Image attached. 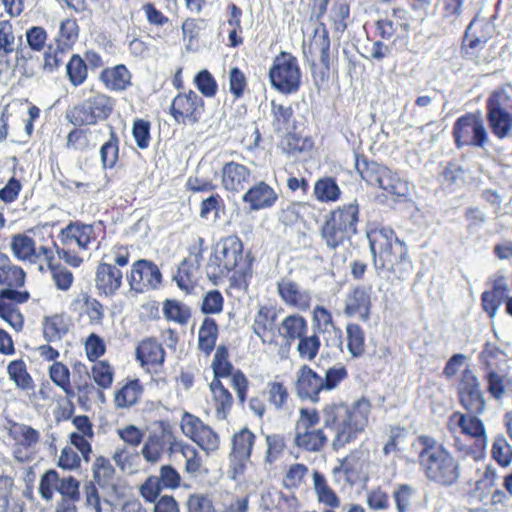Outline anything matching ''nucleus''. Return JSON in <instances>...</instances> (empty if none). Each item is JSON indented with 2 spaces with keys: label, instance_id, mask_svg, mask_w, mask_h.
Segmentation results:
<instances>
[{
  "label": "nucleus",
  "instance_id": "obj_49",
  "mask_svg": "<svg viewBox=\"0 0 512 512\" xmlns=\"http://www.w3.org/2000/svg\"><path fill=\"white\" fill-rule=\"evenodd\" d=\"M346 346L352 358H361L366 353V335L364 329L354 322L346 325Z\"/></svg>",
  "mask_w": 512,
  "mask_h": 512
},
{
  "label": "nucleus",
  "instance_id": "obj_3",
  "mask_svg": "<svg viewBox=\"0 0 512 512\" xmlns=\"http://www.w3.org/2000/svg\"><path fill=\"white\" fill-rule=\"evenodd\" d=\"M254 257L244 253V245L237 235L222 238L210 259L209 267L216 277H229L232 287H247L253 275Z\"/></svg>",
  "mask_w": 512,
  "mask_h": 512
},
{
  "label": "nucleus",
  "instance_id": "obj_30",
  "mask_svg": "<svg viewBox=\"0 0 512 512\" xmlns=\"http://www.w3.org/2000/svg\"><path fill=\"white\" fill-rule=\"evenodd\" d=\"M220 176L223 189L235 194L243 191L250 182L252 171L244 164L228 161L223 164Z\"/></svg>",
  "mask_w": 512,
  "mask_h": 512
},
{
  "label": "nucleus",
  "instance_id": "obj_61",
  "mask_svg": "<svg viewBox=\"0 0 512 512\" xmlns=\"http://www.w3.org/2000/svg\"><path fill=\"white\" fill-rule=\"evenodd\" d=\"M479 362L485 371L496 370L499 364L506 362L507 355L498 345L486 342L478 356Z\"/></svg>",
  "mask_w": 512,
  "mask_h": 512
},
{
  "label": "nucleus",
  "instance_id": "obj_17",
  "mask_svg": "<svg viewBox=\"0 0 512 512\" xmlns=\"http://www.w3.org/2000/svg\"><path fill=\"white\" fill-rule=\"evenodd\" d=\"M172 425L168 421H159L158 428L149 433L141 449L144 460L150 464L158 463L165 452L176 453L179 442Z\"/></svg>",
  "mask_w": 512,
  "mask_h": 512
},
{
  "label": "nucleus",
  "instance_id": "obj_5",
  "mask_svg": "<svg viewBox=\"0 0 512 512\" xmlns=\"http://www.w3.org/2000/svg\"><path fill=\"white\" fill-rule=\"evenodd\" d=\"M369 243L379 275L389 273L392 279L404 280L412 274L413 263L408 258L407 247L392 230H374L369 235Z\"/></svg>",
  "mask_w": 512,
  "mask_h": 512
},
{
  "label": "nucleus",
  "instance_id": "obj_6",
  "mask_svg": "<svg viewBox=\"0 0 512 512\" xmlns=\"http://www.w3.org/2000/svg\"><path fill=\"white\" fill-rule=\"evenodd\" d=\"M102 222L86 223L81 220L69 221L58 233V241L53 245L54 254L73 268L80 267L84 259L79 255L93 247L98 248L100 236L104 232Z\"/></svg>",
  "mask_w": 512,
  "mask_h": 512
},
{
  "label": "nucleus",
  "instance_id": "obj_41",
  "mask_svg": "<svg viewBox=\"0 0 512 512\" xmlns=\"http://www.w3.org/2000/svg\"><path fill=\"white\" fill-rule=\"evenodd\" d=\"M209 389L212 394V403L217 420H226L234 404L231 392L222 382H210Z\"/></svg>",
  "mask_w": 512,
  "mask_h": 512
},
{
  "label": "nucleus",
  "instance_id": "obj_44",
  "mask_svg": "<svg viewBox=\"0 0 512 512\" xmlns=\"http://www.w3.org/2000/svg\"><path fill=\"white\" fill-rule=\"evenodd\" d=\"M199 265L192 263L191 259H183L177 267L173 280L178 288L186 294L193 292L197 285L196 273Z\"/></svg>",
  "mask_w": 512,
  "mask_h": 512
},
{
  "label": "nucleus",
  "instance_id": "obj_42",
  "mask_svg": "<svg viewBox=\"0 0 512 512\" xmlns=\"http://www.w3.org/2000/svg\"><path fill=\"white\" fill-rule=\"evenodd\" d=\"M355 168L361 178L369 185L377 186L380 179L387 173L388 167L370 161L366 155L355 153Z\"/></svg>",
  "mask_w": 512,
  "mask_h": 512
},
{
  "label": "nucleus",
  "instance_id": "obj_11",
  "mask_svg": "<svg viewBox=\"0 0 512 512\" xmlns=\"http://www.w3.org/2000/svg\"><path fill=\"white\" fill-rule=\"evenodd\" d=\"M319 423L320 413L316 408H300L294 428L295 447L309 453L322 451L328 443V436L324 426L318 427Z\"/></svg>",
  "mask_w": 512,
  "mask_h": 512
},
{
  "label": "nucleus",
  "instance_id": "obj_1",
  "mask_svg": "<svg viewBox=\"0 0 512 512\" xmlns=\"http://www.w3.org/2000/svg\"><path fill=\"white\" fill-rule=\"evenodd\" d=\"M371 413V403L362 397L349 404L332 401L322 408L324 428L333 433L331 447L339 451L354 443L365 432Z\"/></svg>",
  "mask_w": 512,
  "mask_h": 512
},
{
  "label": "nucleus",
  "instance_id": "obj_46",
  "mask_svg": "<svg viewBox=\"0 0 512 512\" xmlns=\"http://www.w3.org/2000/svg\"><path fill=\"white\" fill-rule=\"evenodd\" d=\"M162 312L168 322H173L180 326H186L192 317L191 308L177 299L164 300Z\"/></svg>",
  "mask_w": 512,
  "mask_h": 512
},
{
  "label": "nucleus",
  "instance_id": "obj_14",
  "mask_svg": "<svg viewBox=\"0 0 512 512\" xmlns=\"http://www.w3.org/2000/svg\"><path fill=\"white\" fill-rule=\"evenodd\" d=\"M271 86L278 92L290 95L299 91L301 69L298 59L291 52L281 51L273 59L268 72Z\"/></svg>",
  "mask_w": 512,
  "mask_h": 512
},
{
  "label": "nucleus",
  "instance_id": "obj_58",
  "mask_svg": "<svg viewBox=\"0 0 512 512\" xmlns=\"http://www.w3.org/2000/svg\"><path fill=\"white\" fill-rule=\"evenodd\" d=\"M376 187L382 189L386 195L396 197H405L409 193V183L389 168Z\"/></svg>",
  "mask_w": 512,
  "mask_h": 512
},
{
  "label": "nucleus",
  "instance_id": "obj_25",
  "mask_svg": "<svg viewBox=\"0 0 512 512\" xmlns=\"http://www.w3.org/2000/svg\"><path fill=\"white\" fill-rule=\"evenodd\" d=\"M181 483L179 472L172 465H162L159 476L151 475L139 487V493L146 502L157 500L164 489H177Z\"/></svg>",
  "mask_w": 512,
  "mask_h": 512
},
{
  "label": "nucleus",
  "instance_id": "obj_19",
  "mask_svg": "<svg viewBox=\"0 0 512 512\" xmlns=\"http://www.w3.org/2000/svg\"><path fill=\"white\" fill-rule=\"evenodd\" d=\"M126 280L131 292L145 294L161 288L163 274L154 261L138 259L131 264Z\"/></svg>",
  "mask_w": 512,
  "mask_h": 512
},
{
  "label": "nucleus",
  "instance_id": "obj_26",
  "mask_svg": "<svg viewBox=\"0 0 512 512\" xmlns=\"http://www.w3.org/2000/svg\"><path fill=\"white\" fill-rule=\"evenodd\" d=\"M135 360L144 371L159 373L164 367L166 351L156 337H145L135 348Z\"/></svg>",
  "mask_w": 512,
  "mask_h": 512
},
{
  "label": "nucleus",
  "instance_id": "obj_51",
  "mask_svg": "<svg viewBox=\"0 0 512 512\" xmlns=\"http://www.w3.org/2000/svg\"><path fill=\"white\" fill-rule=\"evenodd\" d=\"M313 482L319 503L329 507L328 510H334L340 506V498L328 485L327 480L322 473L315 470L313 472Z\"/></svg>",
  "mask_w": 512,
  "mask_h": 512
},
{
  "label": "nucleus",
  "instance_id": "obj_4",
  "mask_svg": "<svg viewBox=\"0 0 512 512\" xmlns=\"http://www.w3.org/2000/svg\"><path fill=\"white\" fill-rule=\"evenodd\" d=\"M422 448L418 452V463L425 478L439 487L457 485L461 478V467L454 454L441 442L429 436H419Z\"/></svg>",
  "mask_w": 512,
  "mask_h": 512
},
{
  "label": "nucleus",
  "instance_id": "obj_27",
  "mask_svg": "<svg viewBox=\"0 0 512 512\" xmlns=\"http://www.w3.org/2000/svg\"><path fill=\"white\" fill-rule=\"evenodd\" d=\"M277 311L273 306L262 305L257 310L252 324L253 332L262 344L272 350L278 345Z\"/></svg>",
  "mask_w": 512,
  "mask_h": 512
},
{
  "label": "nucleus",
  "instance_id": "obj_63",
  "mask_svg": "<svg viewBox=\"0 0 512 512\" xmlns=\"http://www.w3.org/2000/svg\"><path fill=\"white\" fill-rule=\"evenodd\" d=\"M265 442L267 448L264 455V462L268 465H273L283 457L287 450L286 437L282 434H268L265 437Z\"/></svg>",
  "mask_w": 512,
  "mask_h": 512
},
{
  "label": "nucleus",
  "instance_id": "obj_13",
  "mask_svg": "<svg viewBox=\"0 0 512 512\" xmlns=\"http://www.w3.org/2000/svg\"><path fill=\"white\" fill-rule=\"evenodd\" d=\"M486 120L497 139L512 133V95L504 87L493 90L486 100Z\"/></svg>",
  "mask_w": 512,
  "mask_h": 512
},
{
  "label": "nucleus",
  "instance_id": "obj_37",
  "mask_svg": "<svg viewBox=\"0 0 512 512\" xmlns=\"http://www.w3.org/2000/svg\"><path fill=\"white\" fill-rule=\"evenodd\" d=\"M144 386L139 378H127L114 392V404L118 409H129L137 405L143 396Z\"/></svg>",
  "mask_w": 512,
  "mask_h": 512
},
{
  "label": "nucleus",
  "instance_id": "obj_9",
  "mask_svg": "<svg viewBox=\"0 0 512 512\" xmlns=\"http://www.w3.org/2000/svg\"><path fill=\"white\" fill-rule=\"evenodd\" d=\"M480 414L454 412L448 421L450 432L462 435L470 440L471 444H463L458 436L455 445L458 450L472 455L474 459L483 457L487 446V434L483 421L478 418Z\"/></svg>",
  "mask_w": 512,
  "mask_h": 512
},
{
  "label": "nucleus",
  "instance_id": "obj_8",
  "mask_svg": "<svg viewBox=\"0 0 512 512\" xmlns=\"http://www.w3.org/2000/svg\"><path fill=\"white\" fill-rule=\"evenodd\" d=\"M360 206L357 200L332 209L320 227V237L329 249H337L358 232Z\"/></svg>",
  "mask_w": 512,
  "mask_h": 512
},
{
  "label": "nucleus",
  "instance_id": "obj_45",
  "mask_svg": "<svg viewBox=\"0 0 512 512\" xmlns=\"http://www.w3.org/2000/svg\"><path fill=\"white\" fill-rule=\"evenodd\" d=\"M69 320L64 314L46 316L43 320V336L47 342L60 341L69 332Z\"/></svg>",
  "mask_w": 512,
  "mask_h": 512
},
{
  "label": "nucleus",
  "instance_id": "obj_22",
  "mask_svg": "<svg viewBox=\"0 0 512 512\" xmlns=\"http://www.w3.org/2000/svg\"><path fill=\"white\" fill-rule=\"evenodd\" d=\"M7 434L13 441V457L16 461L25 463L34 458L35 448L40 442V432L32 426L19 422L9 424Z\"/></svg>",
  "mask_w": 512,
  "mask_h": 512
},
{
  "label": "nucleus",
  "instance_id": "obj_15",
  "mask_svg": "<svg viewBox=\"0 0 512 512\" xmlns=\"http://www.w3.org/2000/svg\"><path fill=\"white\" fill-rule=\"evenodd\" d=\"M214 355L211 362L213 379L211 382H222V379L231 377V385L236 391L239 403L244 404L247 400L249 381L246 375L240 370H234L230 359L229 347L221 343L214 349Z\"/></svg>",
  "mask_w": 512,
  "mask_h": 512
},
{
  "label": "nucleus",
  "instance_id": "obj_38",
  "mask_svg": "<svg viewBox=\"0 0 512 512\" xmlns=\"http://www.w3.org/2000/svg\"><path fill=\"white\" fill-rule=\"evenodd\" d=\"M508 293L509 287L504 277H498L493 281L491 289L481 294V307L489 318L495 317Z\"/></svg>",
  "mask_w": 512,
  "mask_h": 512
},
{
  "label": "nucleus",
  "instance_id": "obj_7",
  "mask_svg": "<svg viewBox=\"0 0 512 512\" xmlns=\"http://www.w3.org/2000/svg\"><path fill=\"white\" fill-rule=\"evenodd\" d=\"M131 253L127 245L115 244L104 253L96 264L94 285L97 294L103 298H113L123 287V268L130 262Z\"/></svg>",
  "mask_w": 512,
  "mask_h": 512
},
{
  "label": "nucleus",
  "instance_id": "obj_28",
  "mask_svg": "<svg viewBox=\"0 0 512 512\" xmlns=\"http://www.w3.org/2000/svg\"><path fill=\"white\" fill-rule=\"evenodd\" d=\"M294 387L300 400H309L312 403H318L320 394L324 391L322 376L307 364L301 365L296 372Z\"/></svg>",
  "mask_w": 512,
  "mask_h": 512
},
{
  "label": "nucleus",
  "instance_id": "obj_40",
  "mask_svg": "<svg viewBox=\"0 0 512 512\" xmlns=\"http://www.w3.org/2000/svg\"><path fill=\"white\" fill-rule=\"evenodd\" d=\"M87 124L73 125L65 137L64 148L68 152L85 153L95 148L96 143L91 140L92 131Z\"/></svg>",
  "mask_w": 512,
  "mask_h": 512
},
{
  "label": "nucleus",
  "instance_id": "obj_33",
  "mask_svg": "<svg viewBox=\"0 0 512 512\" xmlns=\"http://www.w3.org/2000/svg\"><path fill=\"white\" fill-rule=\"evenodd\" d=\"M277 200V192L265 181L256 182L242 196L243 203L248 205L250 211L271 208Z\"/></svg>",
  "mask_w": 512,
  "mask_h": 512
},
{
  "label": "nucleus",
  "instance_id": "obj_23",
  "mask_svg": "<svg viewBox=\"0 0 512 512\" xmlns=\"http://www.w3.org/2000/svg\"><path fill=\"white\" fill-rule=\"evenodd\" d=\"M376 298L371 284H357L349 289L344 299L343 313L348 318L362 322L371 319L373 299Z\"/></svg>",
  "mask_w": 512,
  "mask_h": 512
},
{
  "label": "nucleus",
  "instance_id": "obj_57",
  "mask_svg": "<svg viewBox=\"0 0 512 512\" xmlns=\"http://www.w3.org/2000/svg\"><path fill=\"white\" fill-rule=\"evenodd\" d=\"M66 76L73 87L83 85L89 76L88 65L80 54H73L66 64Z\"/></svg>",
  "mask_w": 512,
  "mask_h": 512
},
{
  "label": "nucleus",
  "instance_id": "obj_21",
  "mask_svg": "<svg viewBox=\"0 0 512 512\" xmlns=\"http://www.w3.org/2000/svg\"><path fill=\"white\" fill-rule=\"evenodd\" d=\"M457 397L460 405L468 413L482 414L486 410V399L481 383L469 367H466L460 374Z\"/></svg>",
  "mask_w": 512,
  "mask_h": 512
},
{
  "label": "nucleus",
  "instance_id": "obj_47",
  "mask_svg": "<svg viewBox=\"0 0 512 512\" xmlns=\"http://www.w3.org/2000/svg\"><path fill=\"white\" fill-rule=\"evenodd\" d=\"M80 27L74 17H67L60 21L59 29L55 35V44L63 49L71 50L79 39Z\"/></svg>",
  "mask_w": 512,
  "mask_h": 512
},
{
  "label": "nucleus",
  "instance_id": "obj_64",
  "mask_svg": "<svg viewBox=\"0 0 512 512\" xmlns=\"http://www.w3.org/2000/svg\"><path fill=\"white\" fill-rule=\"evenodd\" d=\"M185 508L186 512H218L212 496L204 492L189 494Z\"/></svg>",
  "mask_w": 512,
  "mask_h": 512
},
{
  "label": "nucleus",
  "instance_id": "obj_20",
  "mask_svg": "<svg viewBox=\"0 0 512 512\" xmlns=\"http://www.w3.org/2000/svg\"><path fill=\"white\" fill-rule=\"evenodd\" d=\"M205 113V101L194 90L180 91L171 102L169 114L178 124L195 125Z\"/></svg>",
  "mask_w": 512,
  "mask_h": 512
},
{
  "label": "nucleus",
  "instance_id": "obj_50",
  "mask_svg": "<svg viewBox=\"0 0 512 512\" xmlns=\"http://www.w3.org/2000/svg\"><path fill=\"white\" fill-rule=\"evenodd\" d=\"M120 138L113 126H110L109 138L100 147V159L104 169H112L119 161Z\"/></svg>",
  "mask_w": 512,
  "mask_h": 512
},
{
  "label": "nucleus",
  "instance_id": "obj_32",
  "mask_svg": "<svg viewBox=\"0 0 512 512\" xmlns=\"http://www.w3.org/2000/svg\"><path fill=\"white\" fill-rule=\"evenodd\" d=\"M314 49L318 50V58L311 60V74L317 84H323L329 79L330 75V39L325 27L321 40L319 43H312L309 52L313 54Z\"/></svg>",
  "mask_w": 512,
  "mask_h": 512
},
{
  "label": "nucleus",
  "instance_id": "obj_36",
  "mask_svg": "<svg viewBox=\"0 0 512 512\" xmlns=\"http://www.w3.org/2000/svg\"><path fill=\"white\" fill-rule=\"evenodd\" d=\"M99 81L109 91L123 92L132 86V73L125 64H117L103 68Z\"/></svg>",
  "mask_w": 512,
  "mask_h": 512
},
{
  "label": "nucleus",
  "instance_id": "obj_29",
  "mask_svg": "<svg viewBox=\"0 0 512 512\" xmlns=\"http://www.w3.org/2000/svg\"><path fill=\"white\" fill-rule=\"evenodd\" d=\"M22 46V36H16L14 25L10 20L0 21V75L12 67V55L18 54Z\"/></svg>",
  "mask_w": 512,
  "mask_h": 512
},
{
  "label": "nucleus",
  "instance_id": "obj_43",
  "mask_svg": "<svg viewBox=\"0 0 512 512\" xmlns=\"http://www.w3.org/2000/svg\"><path fill=\"white\" fill-rule=\"evenodd\" d=\"M219 337V326L215 319L205 317L198 330V349L204 355L209 356L216 349Z\"/></svg>",
  "mask_w": 512,
  "mask_h": 512
},
{
  "label": "nucleus",
  "instance_id": "obj_10",
  "mask_svg": "<svg viewBox=\"0 0 512 512\" xmlns=\"http://www.w3.org/2000/svg\"><path fill=\"white\" fill-rule=\"evenodd\" d=\"M34 236L30 237L26 233L12 235L10 249L13 256L19 261L31 264L55 261L53 250L55 240L52 233L44 237L41 232L34 231Z\"/></svg>",
  "mask_w": 512,
  "mask_h": 512
},
{
  "label": "nucleus",
  "instance_id": "obj_31",
  "mask_svg": "<svg viewBox=\"0 0 512 512\" xmlns=\"http://www.w3.org/2000/svg\"><path fill=\"white\" fill-rule=\"evenodd\" d=\"M69 309L79 316H86L91 325H101L105 318V307L89 292H80L70 302Z\"/></svg>",
  "mask_w": 512,
  "mask_h": 512
},
{
  "label": "nucleus",
  "instance_id": "obj_56",
  "mask_svg": "<svg viewBox=\"0 0 512 512\" xmlns=\"http://www.w3.org/2000/svg\"><path fill=\"white\" fill-rule=\"evenodd\" d=\"M176 453H181L185 459L184 470L191 476H197L203 468V461L199 451L189 443L179 440Z\"/></svg>",
  "mask_w": 512,
  "mask_h": 512
},
{
  "label": "nucleus",
  "instance_id": "obj_52",
  "mask_svg": "<svg viewBox=\"0 0 512 512\" xmlns=\"http://www.w3.org/2000/svg\"><path fill=\"white\" fill-rule=\"evenodd\" d=\"M92 476L94 483L105 488L113 484L116 470L111 460L105 456L99 455L92 464Z\"/></svg>",
  "mask_w": 512,
  "mask_h": 512
},
{
  "label": "nucleus",
  "instance_id": "obj_48",
  "mask_svg": "<svg viewBox=\"0 0 512 512\" xmlns=\"http://www.w3.org/2000/svg\"><path fill=\"white\" fill-rule=\"evenodd\" d=\"M9 379L22 391H30L35 388L33 377L28 372L26 362L20 358L12 360L7 365Z\"/></svg>",
  "mask_w": 512,
  "mask_h": 512
},
{
  "label": "nucleus",
  "instance_id": "obj_62",
  "mask_svg": "<svg viewBox=\"0 0 512 512\" xmlns=\"http://www.w3.org/2000/svg\"><path fill=\"white\" fill-rule=\"evenodd\" d=\"M329 19L336 32H344L348 26L350 6L346 0H330Z\"/></svg>",
  "mask_w": 512,
  "mask_h": 512
},
{
  "label": "nucleus",
  "instance_id": "obj_24",
  "mask_svg": "<svg viewBox=\"0 0 512 512\" xmlns=\"http://www.w3.org/2000/svg\"><path fill=\"white\" fill-rule=\"evenodd\" d=\"M309 332L308 322L298 313L285 316L277 326L278 345L273 351L281 357H286L292 345Z\"/></svg>",
  "mask_w": 512,
  "mask_h": 512
},
{
  "label": "nucleus",
  "instance_id": "obj_53",
  "mask_svg": "<svg viewBox=\"0 0 512 512\" xmlns=\"http://www.w3.org/2000/svg\"><path fill=\"white\" fill-rule=\"evenodd\" d=\"M72 371H73V381L72 382V389L73 391V398L76 396H85L87 397L94 391V385L90 381V372L87 368V366L77 361L72 365Z\"/></svg>",
  "mask_w": 512,
  "mask_h": 512
},
{
  "label": "nucleus",
  "instance_id": "obj_59",
  "mask_svg": "<svg viewBox=\"0 0 512 512\" xmlns=\"http://www.w3.org/2000/svg\"><path fill=\"white\" fill-rule=\"evenodd\" d=\"M255 441L256 436L250 429L247 427L240 429L232 436L231 455L251 458Z\"/></svg>",
  "mask_w": 512,
  "mask_h": 512
},
{
  "label": "nucleus",
  "instance_id": "obj_34",
  "mask_svg": "<svg viewBox=\"0 0 512 512\" xmlns=\"http://www.w3.org/2000/svg\"><path fill=\"white\" fill-rule=\"evenodd\" d=\"M277 293L280 299L289 307L301 311L309 309L311 305V295L303 290L300 285L290 279H281L277 282Z\"/></svg>",
  "mask_w": 512,
  "mask_h": 512
},
{
  "label": "nucleus",
  "instance_id": "obj_12",
  "mask_svg": "<svg viewBox=\"0 0 512 512\" xmlns=\"http://www.w3.org/2000/svg\"><path fill=\"white\" fill-rule=\"evenodd\" d=\"M115 107V98L106 93L98 92L68 109L66 120L72 125L87 124L93 126L108 120Z\"/></svg>",
  "mask_w": 512,
  "mask_h": 512
},
{
  "label": "nucleus",
  "instance_id": "obj_18",
  "mask_svg": "<svg viewBox=\"0 0 512 512\" xmlns=\"http://www.w3.org/2000/svg\"><path fill=\"white\" fill-rule=\"evenodd\" d=\"M182 433L194 442L207 456L220 449L219 434L200 417L185 411L180 420Z\"/></svg>",
  "mask_w": 512,
  "mask_h": 512
},
{
  "label": "nucleus",
  "instance_id": "obj_39",
  "mask_svg": "<svg viewBox=\"0 0 512 512\" xmlns=\"http://www.w3.org/2000/svg\"><path fill=\"white\" fill-rule=\"evenodd\" d=\"M491 35L484 33L483 27L478 30L472 21L466 28L461 43V55L466 59L476 58L478 52L485 48L486 43L490 40Z\"/></svg>",
  "mask_w": 512,
  "mask_h": 512
},
{
  "label": "nucleus",
  "instance_id": "obj_54",
  "mask_svg": "<svg viewBox=\"0 0 512 512\" xmlns=\"http://www.w3.org/2000/svg\"><path fill=\"white\" fill-rule=\"evenodd\" d=\"M266 395L268 402L276 410L285 409L290 400L289 389L280 376H276L274 380L267 383Z\"/></svg>",
  "mask_w": 512,
  "mask_h": 512
},
{
  "label": "nucleus",
  "instance_id": "obj_35",
  "mask_svg": "<svg viewBox=\"0 0 512 512\" xmlns=\"http://www.w3.org/2000/svg\"><path fill=\"white\" fill-rule=\"evenodd\" d=\"M363 452L359 449L350 450L349 453L339 460L338 466L332 470L334 476L341 475L350 485L359 483L363 474Z\"/></svg>",
  "mask_w": 512,
  "mask_h": 512
},
{
  "label": "nucleus",
  "instance_id": "obj_16",
  "mask_svg": "<svg viewBox=\"0 0 512 512\" xmlns=\"http://www.w3.org/2000/svg\"><path fill=\"white\" fill-rule=\"evenodd\" d=\"M455 146L484 148L489 141L488 132L479 112H467L458 117L452 127Z\"/></svg>",
  "mask_w": 512,
  "mask_h": 512
},
{
  "label": "nucleus",
  "instance_id": "obj_60",
  "mask_svg": "<svg viewBox=\"0 0 512 512\" xmlns=\"http://www.w3.org/2000/svg\"><path fill=\"white\" fill-rule=\"evenodd\" d=\"M314 195L322 203L336 202L341 197V189L334 178L323 177L315 182Z\"/></svg>",
  "mask_w": 512,
  "mask_h": 512
},
{
  "label": "nucleus",
  "instance_id": "obj_2",
  "mask_svg": "<svg viewBox=\"0 0 512 512\" xmlns=\"http://www.w3.org/2000/svg\"><path fill=\"white\" fill-rule=\"evenodd\" d=\"M26 278L24 269L0 252V318L16 332L22 331L25 323L19 306L31 298L25 289Z\"/></svg>",
  "mask_w": 512,
  "mask_h": 512
},
{
  "label": "nucleus",
  "instance_id": "obj_55",
  "mask_svg": "<svg viewBox=\"0 0 512 512\" xmlns=\"http://www.w3.org/2000/svg\"><path fill=\"white\" fill-rule=\"evenodd\" d=\"M50 380L62 389L67 399H73L71 373L63 362L55 361L48 369Z\"/></svg>",
  "mask_w": 512,
  "mask_h": 512
}]
</instances>
